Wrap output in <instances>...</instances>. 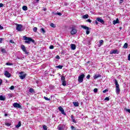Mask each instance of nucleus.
Returning <instances> with one entry per match:
<instances>
[{
  "mask_svg": "<svg viewBox=\"0 0 130 130\" xmlns=\"http://www.w3.org/2000/svg\"><path fill=\"white\" fill-rule=\"evenodd\" d=\"M23 40H25L24 43H26L27 44H30V43L36 44L35 41L30 37H27L26 36H24L23 37Z\"/></svg>",
  "mask_w": 130,
  "mask_h": 130,
  "instance_id": "nucleus-1",
  "label": "nucleus"
},
{
  "mask_svg": "<svg viewBox=\"0 0 130 130\" xmlns=\"http://www.w3.org/2000/svg\"><path fill=\"white\" fill-rule=\"evenodd\" d=\"M114 81L115 82V85L116 86V93L117 95H118L119 93H120V88H119V84H118V82L116 79H114Z\"/></svg>",
  "mask_w": 130,
  "mask_h": 130,
  "instance_id": "nucleus-2",
  "label": "nucleus"
},
{
  "mask_svg": "<svg viewBox=\"0 0 130 130\" xmlns=\"http://www.w3.org/2000/svg\"><path fill=\"white\" fill-rule=\"evenodd\" d=\"M85 78V74H83L80 75L78 77V81L79 83H83V81H84V78Z\"/></svg>",
  "mask_w": 130,
  "mask_h": 130,
  "instance_id": "nucleus-3",
  "label": "nucleus"
},
{
  "mask_svg": "<svg viewBox=\"0 0 130 130\" xmlns=\"http://www.w3.org/2000/svg\"><path fill=\"white\" fill-rule=\"evenodd\" d=\"M71 31L70 32L71 35H75V34H77V32L78 31L76 29V27L75 26H72L71 27Z\"/></svg>",
  "mask_w": 130,
  "mask_h": 130,
  "instance_id": "nucleus-4",
  "label": "nucleus"
},
{
  "mask_svg": "<svg viewBox=\"0 0 130 130\" xmlns=\"http://www.w3.org/2000/svg\"><path fill=\"white\" fill-rule=\"evenodd\" d=\"M19 74L20 75H19V78L21 79V80H24V79L26 78V76H27L26 74H24V72H21Z\"/></svg>",
  "mask_w": 130,
  "mask_h": 130,
  "instance_id": "nucleus-5",
  "label": "nucleus"
},
{
  "mask_svg": "<svg viewBox=\"0 0 130 130\" xmlns=\"http://www.w3.org/2000/svg\"><path fill=\"white\" fill-rule=\"evenodd\" d=\"M58 109L59 111H60V112H61V113L62 114H63V115H65V116L67 115V113H66L64 112V110H63V108H62V107L60 106L58 108Z\"/></svg>",
  "mask_w": 130,
  "mask_h": 130,
  "instance_id": "nucleus-6",
  "label": "nucleus"
},
{
  "mask_svg": "<svg viewBox=\"0 0 130 130\" xmlns=\"http://www.w3.org/2000/svg\"><path fill=\"white\" fill-rule=\"evenodd\" d=\"M21 49H22V51H23V52L25 53V54H29V52H28V51H27V50H26V47L23 45H21Z\"/></svg>",
  "mask_w": 130,
  "mask_h": 130,
  "instance_id": "nucleus-7",
  "label": "nucleus"
},
{
  "mask_svg": "<svg viewBox=\"0 0 130 130\" xmlns=\"http://www.w3.org/2000/svg\"><path fill=\"white\" fill-rule=\"evenodd\" d=\"M22 28H23L22 24H16V30H17V31H21Z\"/></svg>",
  "mask_w": 130,
  "mask_h": 130,
  "instance_id": "nucleus-8",
  "label": "nucleus"
},
{
  "mask_svg": "<svg viewBox=\"0 0 130 130\" xmlns=\"http://www.w3.org/2000/svg\"><path fill=\"white\" fill-rule=\"evenodd\" d=\"M110 54H118L119 53V51H118L117 50H113L110 51Z\"/></svg>",
  "mask_w": 130,
  "mask_h": 130,
  "instance_id": "nucleus-9",
  "label": "nucleus"
},
{
  "mask_svg": "<svg viewBox=\"0 0 130 130\" xmlns=\"http://www.w3.org/2000/svg\"><path fill=\"white\" fill-rule=\"evenodd\" d=\"M96 21L99 22V23H101V24H102L103 25L104 24V23H105V21H104V20L102 19V18H100V17H98L96 18Z\"/></svg>",
  "mask_w": 130,
  "mask_h": 130,
  "instance_id": "nucleus-10",
  "label": "nucleus"
},
{
  "mask_svg": "<svg viewBox=\"0 0 130 130\" xmlns=\"http://www.w3.org/2000/svg\"><path fill=\"white\" fill-rule=\"evenodd\" d=\"M4 76H5V77H7V78H10L11 75V74H10L9 71H6L4 72Z\"/></svg>",
  "mask_w": 130,
  "mask_h": 130,
  "instance_id": "nucleus-11",
  "label": "nucleus"
},
{
  "mask_svg": "<svg viewBox=\"0 0 130 130\" xmlns=\"http://www.w3.org/2000/svg\"><path fill=\"white\" fill-rule=\"evenodd\" d=\"M13 107H15V108H21V106L20 104H18L17 103H14L13 104Z\"/></svg>",
  "mask_w": 130,
  "mask_h": 130,
  "instance_id": "nucleus-12",
  "label": "nucleus"
},
{
  "mask_svg": "<svg viewBox=\"0 0 130 130\" xmlns=\"http://www.w3.org/2000/svg\"><path fill=\"white\" fill-rule=\"evenodd\" d=\"M113 25H115L116 24H119V20H118V18L116 19V20H114L113 21Z\"/></svg>",
  "mask_w": 130,
  "mask_h": 130,
  "instance_id": "nucleus-13",
  "label": "nucleus"
},
{
  "mask_svg": "<svg viewBox=\"0 0 130 130\" xmlns=\"http://www.w3.org/2000/svg\"><path fill=\"white\" fill-rule=\"evenodd\" d=\"M76 45L74 44H72L71 45V48L72 49V50H75L76 49Z\"/></svg>",
  "mask_w": 130,
  "mask_h": 130,
  "instance_id": "nucleus-14",
  "label": "nucleus"
},
{
  "mask_svg": "<svg viewBox=\"0 0 130 130\" xmlns=\"http://www.w3.org/2000/svg\"><path fill=\"white\" fill-rule=\"evenodd\" d=\"M64 126L63 125H59L57 126V128L58 130H63V129Z\"/></svg>",
  "mask_w": 130,
  "mask_h": 130,
  "instance_id": "nucleus-15",
  "label": "nucleus"
},
{
  "mask_svg": "<svg viewBox=\"0 0 130 130\" xmlns=\"http://www.w3.org/2000/svg\"><path fill=\"white\" fill-rule=\"evenodd\" d=\"M0 50L2 53H6L7 51H6V49L3 48V47L0 48Z\"/></svg>",
  "mask_w": 130,
  "mask_h": 130,
  "instance_id": "nucleus-16",
  "label": "nucleus"
},
{
  "mask_svg": "<svg viewBox=\"0 0 130 130\" xmlns=\"http://www.w3.org/2000/svg\"><path fill=\"white\" fill-rule=\"evenodd\" d=\"M0 100L2 101H5V100H6V96L0 95Z\"/></svg>",
  "mask_w": 130,
  "mask_h": 130,
  "instance_id": "nucleus-17",
  "label": "nucleus"
},
{
  "mask_svg": "<svg viewBox=\"0 0 130 130\" xmlns=\"http://www.w3.org/2000/svg\"><path fill=\"white\" fill-rule=\"evenodd\" d=\"M81 27H82L85 30H90V28L88 26H86L85 25H81Z\"/></svg>",
  "mask_w": 130,
  "mask_h": 130,
  "instance_id": "nucleus-18",
  "label": "nucleus"
},
{
  "mask_svg": "<svg viewBox=\"0 0 130 130\" xmlns=\"http://www.w3.org/2000/svg\"><path fill=\"white\" fill-rule=\"evenodd\" d=\"M71 119L73 121V122H74V123H77V121L75 120V118H74V116L72 115L71 116Z\"/></svg>",
  "mask_w": 130,
  "mask_h": 130,
  "instance_id": "nucleus-19",
  "label": "nucleus"
},
{
  "mask_svg": "<svg viewBox=\"0 0 130 130\" xmlns=\"http://www.w3.org/2000/svg\"><path fill=\"white\" fill-rule=\"evenodd\" d=\"M100 77H101V75L100 74L95 75L93 77L94 79H98V78H100Z\"/></svg>",
  "mask_w": 130,
  "mask_h": 130,
  "instance_id": "nucleus-20",
  "label": "nucleus"
},
{
  "mask_svg": "<svg viewBox=\"0 0 130 130\" xmlns=\"http://www.w3.org/2000/svg\"><path fill=\"white\" fill-rule=\"evenodd\" d=\"M99 43H100V45H99V47H101V45H102V44H103V40H100Z\"/></svg>",
  "mask_w": 130,
  "mask_h": 130,
  "instance_id": "nucleus-21",
  "label": "nucleus"
},
{
  "mask_svg": "<svg viewBox=\"0 0 130 130\" xmlns=\"http://www.w3.org/2000/svg\"><path fill=\"white\" fill-rule=\"evenodd\" d=\"M29 93H35V90H34V89L30 88L29 90Z\"/></svg>",
  "mask_w": 130,
  "mask_h": 130,
  "instance_id": "nucleus-22",
  "label": "nucleus"
},
{
  "mask_svg": "<svg viewBox=\"0 0 130 130\" xmlns=\"http://www.w3.org/2000/svg\"><path fill=\"white\" fill-rule=\"evenodd\" d=\"M22 10L23 11H27V10H28V7L26 6H24L22 7Z\"/></svg>",
  "mask_w": 130,
  "mask_h": 130,
  "instance_id": "nucleus-23",
  "label": "nucleus"
},
{
  "mask_svg": "<svg viewBox=\"0 0 130 130\" xmlns=\"http://www.w3.org/2000/svg\"><path fill=\"white\" fill-rule=\"evenodd\" d=\"M73 104L75 107H78V106H79V103L78 102H73Z\"/></svg>",
  "mask_w": 130,
  "mask_h": 130,
  "instance_id": "nucleus-24",
  "label": "nucleus"
},
{
  "mask_svg": "<svg viewBox=\"0 0 130 130\" xmlns=\"http://www.w3.org/2000/svg\"><path fill=\"white\" fill-rule=\"evenodd\" d=\"M21 124H22L21 123V121H19V122H18V124L16 125V127H17V128H18V127H20V126H21Z\"/></svg>",
  "mask_w": 130,
  "mask_h": 130,
  "instance_id": "nucleus-25",
  "label": "nucleus"
},
{
  "mask_svg": "<svg viewBox=\"0 0 130 130\" xmlns=\"http://www.w3.org/2000/svg\"><path fill=\"white\" fill-rule=\"evenodd\" d=\"M62 67H63V66H61V65H59V66H57L55 67V68L56 69H60V70H61V69H62Z\"/></svg>",
  "mask_w": 130,
  "mask_h": 130,
  "instance_id": "nucleus-26",
  "label": "nucleus"
},
{
  "mask_svg": "<svg viewBox=\"0 0 130 130\" xmlns=\"http://www.w3.org/2000/svg\"><path fill=\"white\" fill-rule=\"evenodd\" d=\"M88 17H89V15L88 14L83 16V19H88Z\"/></svg>",
  "mask_w": 130,
  "mask_h": 130,
  "instance_id": "nucleus-27",
  "label": "nucleus"
},
{
  "mask_svg": "<svg viewBox=\"0 0 130 130\" xmlns=\"http://www.w3.org/2000/svg\"><path fill=\"white\" fill-rule=\"evenodd\" d=\"M127 46H128L127 43H125L124 44L123 47V48L126 49V48H127Z\"/></svg>",
  "mask_w": 130,
  "mask_h": 130,
  "instance_id": "nucleus-28",
  "label": "nucleus"
},
{
  "mask_svg": "<svg viewBox=\"0 0 130 130\" xmlns=\"http://www.w3.org/2000/svg\"><path fill=\"white\" fill-rule=\"evenodd\" d=\"M50 26L52 28H55V27H56V26H55V24H54V23H51Z\"/></svg>",
  "mask_w": 130,
  "mask_h": 130,
  "instance_id": "nucleus-29",
  "label": "nucleus"
},
{
  "mask_svg": "<svg viewBox=\"0 0 130 130\" xmlns=\"http://www.w3.org/2000/svg\"><path fill=\"white\" fill-rule=\"evenodd\" d=\"M40 31H41V32H42V33H43V34H44V33H45V30L44 29V28H42L41 29H40Z\"/></svg>",
  "mask_w": 130,
  "mask_h": 130,
  "instance_id": "nucleus-30",
  "label": "nucleus"
},
{
  "mask_svg": "<svg viewBox=\"0 0 130 130\" xmlns=\"http://www.w3.org/2000/svg\"><path fill=\"white\" fill-rule=\"evenodd\" d=\"M61 80L62 82L66 81V77H64V76H62L61 77Z\"/></svg>",
  "mask_w": 130,
  "mask_h": 130,
  "instance_id": "nucleus-31",
  "label": "nucleus"
},
{
  "mask_svg": "<svg viewBox=\"0 0 130 130\" xmlns=\"http://www.w3.org/2000/svg\"><path fill=\"white\" fill-rule=\"evenodd\" d=\"M62 86H67V82L66 81H62Z\"/></svg>",
  "mask_w": 130,
  "mask_h": 130,
  "instance_id": "nucleus-32",
  "label": "nucleus"
},
{
  "mask_svg": "<svg viewBox=\"0 0 130 130\" xmlns=\"http://www.w3.org/2000/svg\"><path fill=\"white\" fill-rule=\"evenodd\" d=\"M44 98L45 100H46V101H50V99H49L46 96H44Z\"/></svg>",
  "mask_w": 130,
  "mask_h": 130,
  "instance_id": "nucleus-33",
  "label": "nucleus"
},
{
  "mask_svg": "<svg viewBox=\"0 0 130 130\" xmlns=\"http://www.w3.org/2000/svg\"><path fill=\"white\" fill-rule=\"evenodd\" d=\"M6 66H13V63H9V62H7L6 63Z\"/></svg>",
  "mask_w": 130,
  "mask_h": 130,
  "instance_id": "nucleus-34",
  "label": "nucleus"
},
{
  "mask_svg": "<svg viewBox=\"0 0 130 130\" xmlns=\"http://www.w3.org/2000/svg\"><path fill=\"white\" fill-rule=\"evenodd\" d=\"M86 34L87 35H89V34H90V30H89V29H86Z\"/></svg>",
  "mask_w": 130,
  "mask_h": 130,
  "instance_id": "nucleus-35",
  "label": "nucleus"
},
{
  "mask_svg": "<svg viewBox=\"0 0 130 130\" xmlns=\"http://www.w3.org/2000/svg\"><path fill=\"white\" fill-rule=\"evenodd\" d=\"M34 32H37V27H35L33 29Z\"/></svg>",
  "mask_w": 130,
  "mask_h": 130,
  "instance_id": "nucleus-36",
  "label": "nucleus"
},
{
  "mask_svg": "<svg viewBox=\"0 0 130 130\" xmlns=\"http://www.w3.org/2000/svg\"><path fill=\"white\" fill-rule=\"evenodd\" d=\"M10 90H14V89H15V86H14L13 85L11 86L10 87Z\"/></svg>",
  "mask_w": 130,
  "mask_h": 130,
  "instance_id": "nucleus-37",
  "label": "nucleus"
},
{
  "mask_svg": "<svg viewBox=\"0 0 130 130\" xmlns=\"http://www.w3.org/2000/svg\"><path fill=\"white\" fill-rule=\"evenodd\" d=\"M43 129H44V130H47V127L46 126V125H44V126H43Z\"/></svg>",
  "mask_w": 130,
  "mask_h": 130,
  "instance_id": "nucleus-38",
  "label": "nucleus"
},
{
  "mask_svg": "<svg viewBox=\"0 0 130 130\" xmlns=\"http://www.w3.org/2000/svg\"><path fill=\"white\" fill-rule=\"evenodd\" d=\"M93 92H94V93H97V92H98V89L94 88L93 90Z\"/></svg>",
  "mask_w": 130,
  "mask_h": 130,
  "instance_id": "nucleus-39",
  "label": "nucleus"
},
{
  "mask_svg": "<svg viewBox=\"0 0 130 130\" xmlns=\"http://www.w3.org/2000/svg\"><path fill=\"white\" fill-rule=\"evenodd\" d=\"M105 100H106V101H109V100H110V99H109V97H106V98H105Z\"/></svg>",
  "mask_w": 130,
  "mask_h": 130,
  "instance_id": "nucleus-40",
  "label": "nucleus"
},
{
  "mask_svg": "<svg viewBox=\"0 0 130 130\" xmlns=\"http://www.w3.org/2000/svg\"><path fill=\"white\" fill-rule=\"evenodd\" d=\"M50 49H53V48H54V46H53V45H51L49 47Z\"/></svg>",
  "mask_w": 130,
  "mask_h": 130,
  "instance_id": "nucleus-41",
  "label": "nucleus"
},
{
  "mask_svg": "<svg viewBox=\"0 0 130 130\" xmlns=\"http://www.w3.org/2000/svg\"><path fill=\"white\" fill-rule=\"evenodd\" d=\"M5 124H6V125H7V126H10V125H11V123H8V122L6 123Z\"/></svg>",
  "mask_w": 130,
  "mask_h": 130,
  "instance_id": "nucleus-42",
  "label": "nucleus"
},
{
  "mask_svg": "<svg viewBox=\"0 0 130 130\" xmlns=\"http://www.w3.org/2000/svg\"><path fill=\"white\" fill-rule=\"evenodd\" d=\"M90 77H91V76H90L89 74H88L87 77H86V79H87L88 80H89V79H90Z\"/></svg>",
  "mask_w": 130,
  "mask_h": 130,
  "instance_id": "nucleus-43",
  "label": "nucleus"
},
{
  "mask_svg": "<svg viewBox=\"0 0 130 130\" xmlns=\"http://www.w3.org/2000/svg\"><path fill=\"white\" fill-rule=\"evenodd\" d=\"M104 93H106V92H108V89H105V90H103V91Z\"/></svg>",
  "mask_w": 130,
  "mask_h": 130,
  "instance_id": "nucleus-44",
  "label": "nucleus"
},
{
  "mask_svg": "<svg viewBox=\"0 0 130 130\" xmlns=\"http://www.w3.org/2000/svg\"><path fill=\"white\" fill-rule=\"evenodd\" d=\"M123 3V0H120V1H119V4H122Z\"/></svg>",
  "mask_w": 130,
  "mask_h": 130,
  "instance_id": "nucleus-45",
  "label": "nucleus"
},
{
  "mask_svg": "<svg viewBox=\"0 0 130 130\" xmlns=\"http://www.w3.org/2000/svg\"><path fill=\"white\" fill-rule=\"evenodd\" d=\"M56 15H58V16H61V13L58 12L56 14Z\"/></svg>",
  "mask_w": 130,
  "mask_h": 130,
  "instance_id": "nucleus-46",
  "label": "nucleus"
},
{
  "mask_svg": "<svg viewBox=\"0 0 130 130\" xmlns=\"http://www.w3.org/2000/svg\"><path fill=\"white\" fill-rule=\"evenodd\" d=\"M3 7H4V4H3L2 3L0 4V8H3Z\"/></svg>",
  "mask_w": 130,
  "mask_h": 130,
  "instance_id": "nucleus-47",
  "label": "nucleus"
},
{
  "mask_svg": "<svg viewBox=\"0 0 130 130\" xmlns=\"http://www.w3.org/2000/svg\"><path fill=\"white\" fill-rule=\"evenodd\" d=\"M87 22H88L89 23H91V22H92V20H91L90 19H87Z\"/></svg>",
  "mask_w": 130,
  "mask_h": 130,
  "instance_id": "nucleus-48",
  "label": "nucleus"
},
{
  "mask_svg": "<svg viewBox=\"0 0 130 130\" xmlns=\"http://www.w3.org/2000/svg\"><path fill=\"white\" fill-rule=\"evenodd\" d=\"M10 43H15V42H14V41H13V40H10Z\"/></svg>",
  "mask_w": 130,
  "mask_h": 130,
  "instance_id": "nucleus-49",
  "label": "nucleus"
},
{
  "mask_svg": "<svg viewBox=\"0 0 130 130\" xmlns=\"http://www.w3.org/2000/svg\"><path fill=\"white\" fill-rule=\"evenodd\" d=\"M3 84V80L0 79V86Z\"/></svg>",
  "mask_w": 130,
  "mask_h": 130,
  "instance_id": "nucleus-50",
  "label": "nucleus"
},
{
  "mask_svg": "<svg viewBox=\"0 0 130 130\" xmlns=\"http://www.w3.org/2000/svg\"><path fill=\"white\" fill-rule=\"evenodd\" d=\"M126 111H127V112H128L129 113H130V109H126Z\"/></svg>",
  "mask_w": 130,
  "mask_h": 130,
  "instance_id": "nucleus-51",
  "label": "nucleus"
},
{
  "mask_svg": "<svg viewBox=\"0 0 130 130\" xmlns=\"http://www.w3.org/2000/svg\"><path fill=\"white\" fill-rule=\"evenodd\" d=\"M71 128H72V129L76 130V128H75V127L74 126H71Z\"/></svg>",
  "mask_w": 130,
  "mask_h": 130,
  "instance_id": "nucleus-52",
  "label": "nucleus"
},
{
  "mask_svg": "<svg viewBox=\"0 0 130 130\" xmlns=\"http://www.w3.org/2000/svg\"><path fill=\"white\" fill-rule=\"evenodd\" d=\"M4 29V27L0 25V30H3Z\"/></svg>",
  "mask_w": 130,
  "mask_h": 130,
  "instance_id": "nucleus-53",
  "label": "nucleus"
},
{
  "mask_svg": "<svg viewBox=\"0 0 130 130\" xmlns=\"http://www.w3.org/2000/svg\"><path fill=\"white\" fill-rule=\"evenodd\" d=\"M56 58H57V59H59V58H60L59 56L57 55V56H56Z\"/></svg>",
  "mask_w": 130,
  "mask_h": 130,
  "instance_id": "nucleus-54",
  "label": "nucleus"
},
{
  "mask_svg": "<svg viewBox=\"0 0 130 130\" xmlns=\"http://www.w3.org/2000/svg\"><path fill=\"white\" fill-rule=\"evenodd\" d=\"M128 60H130V54L128 56Z\"/></svg>",
  "mask_w": 130,
  "mask_h": 130,
  "instance_id": "nucleus-55",
  "label": "nucleus"
},
{
  "mask_svg": "<svg viewBox=\"0 0 130 130\" xmlns=\"http://www.w3.org/2000/svg\"><path fill=\"white\" fill-rule=\"evenodd\" d=\"M95 24H96V25H98V24H99V23L98 22V21L97 20L95 21Z\"/></svg>",
  "mask_w": 130,
  "mask_h": 130,
  "instance_id": "nucleus-56",
  "label": "nucleus"
},
{
  "mask_svg": "<svg viewBox=\"0 0 130 130\" xmlns=\"http://www.w3.org/2000/svg\"><path fill=\"white\" fill-rule=\"evenodd\" d=\"M47 9H46V8H44L43 9V11H44V12H45L46 11H47Z\"/></svg>",
  "mask_w": 130,
  "mask_h": 130,
  "instance_id": "nucleus-57",
  "label": "nucleus"
},
{
  "mask_svg": "<svg viewBox=\"0 0 130 130\" xmlns=\"http://www.w3.org/2000/svg\"><path fill=\"white\" fill-rule=\"evenodd\" d=\"M17 58H18V59H22V58H20V57H17Z\"/></svg>",
  "mask_w": 130,
  "mask_h": 130,
  "instance_id": "nucleus-58",
  "label": "nucleus"
},
{
  "mask_svg": "<svg viewBox=\"0 0 130 130\" xmlns=\"http://www.w3.org/2000/svg\"><path fill=\"white\" fill-rule=\"evenodd\" d=\"M5 116H8V114L5 113Z\"/></svg>",
  "mask_w": 130,
  "mask_h": 130,
  "instance_id": "nucleus-59",
  "label": "nucleus"
},
{
  "mask_svg": "<svg viewBox=\"0 0 130 130\" xmlns=\"http://www.w3.org/2000/svg\"><path fill=\"white\" fill-rule=\"evenodd\" d=\"M9 96H10V97H12V94H9Z\"/></svg>",
  "mask_w": 130,
  "mask_h": 130,
  "instance_id": "nucleus-60",
  "label": "nucleus"
},
{
  "mask_svg": "<svg viewBox=\"0 0 130 130\" xmlns=\"http://www.w3.org/2000/svg\"><path fill=\"white\" fill-rule=\"evenodd\" d=\"M40 0H36L37 3H38V2H39Z\"/></svg>",
  "mask_w": 130,
  "mask_h": 130,
  "instance_id": "nucleus-61",
  "label": "nucleus"
},
{
  "mask_svg": "<svg viewBox=\"0 0 130 130\" xmlns=\"http://www.w3.org/2000/svg\"><path fill=\"white\" fill-rule=\"evenodd\" d=\"M0 43H2V41H0Z\"/></svg>",
  "mask_w": 130,
  "mask_h": 130,
  "instance_id": "nucleus-62",
  "label": "nucleus"
},
{
  "mask_svg": "<svg viewBox=\"0 0 130 130\" xmlns=\"http://www.w3.org/2000/svg\"><path fill=\"white\" fill-rule=\"evenodd\" d=\"M120 29H121V27H120Z\"/></svg>",
  "mask_w": 130,
  "mask_h": 130,
  "instance_id": "nucleus-63",
  "label": "nucleus"
}]
</instances>
